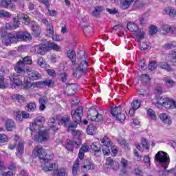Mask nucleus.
<instances>
[{
  "label": "nucleus",
  "mask_w": 176,
  "mask_h": 176,
  "mask_svg": "<svg viewBox=\"0 0 176 176\" xmlns=\"http://www.w3.org/2000/svg\"><path fill=\"white\" fill-rule=\"evenodd\" d=\"M67 57L72 61V68L73 69V76L76 79H79L81 76L87 75V69H89V63L86 60L76 62V54L75 51L69 50L67 52Z\"/></svg>",
  "instance_id": "f257e3e1"
},
{
  "label": "nucleus",
  "mask_w": 176,
  "mask_h": 176,
  "mask_svg": "<svg viewBox=\"0 0 176 176\" xmlns=\"http://www.w3.org/2000/svg\"><path fill=\"white\" fill-rule=\"evenodd\" d=\"M33 153L36 157L38 156L40 160H43L44 164L42 165V168L44 171H52V170H53L54 166L53 164V154L51 155L45 154L42 146L34 147Z\"/></svg>",
  "instance_id": "f03ea898"
},
{
  "label": "nucleus",
  "mask_w": 176,
  "mask_h": 176,
  "mask_svg": "<svg viewBox=\"0 0 176 176\" xmlns=\"http://www.w3.org/2000/svg\"><path fill=\"white\" fill-rule=\"evenodd\" d=\"M14 71L16 74H11L9 76L10 80L11 83L15 85V86H21L23 85L21 76L25 75V65L21 60H19L15 65Z\"/></svg>",
  "instance_id": "7ed1b4c3"
},
{
  "label": "nucleus",
  "mask_w": 176,
  "mask_h": 176,
  "mask_svg": "<svg viewBox=\"0 0 176 176\" xmlns=\"http://www.w3.org/2000/svg\"><path fill=\"white\" fill-rule=\"evenodd\" d=\"M155 163H159L162 167L167 170L170 163V157L167 153L164 151H158L155 155Z\"/></svg>",
  "instance_id": "20e7f679"
},
{
  "label": "nucleus",
  "mask_w": 176,
  "mask_h": 176,
  "mask_svg": "<svg viewBox=\"0 0 176 176\" xmlns=\"http://www.w3.org/2000/svg\"><path fill=\"white\" fill-rule=\"evenodd\" d=\"M126 28L131 32H135V39L137 42H140L144 39L145 33L144 32L138 31V26L135 23L129 21L127 23Z\"/></svg>",
  "instance_id": "39448f33"
},
{
  "label": "nucleus",
  "mask_w": 176,
  "mask_h": 176,
  "mask_svg": "<svg viewBox=\"0 0 176 176\" xmlns=\"http://www.w3.org/2000/svg\"><path fill=\"white\" fill-rule=\"evenodd\" d=\"M88 119H90L92 122H102L104 120V116L98 113V110L96 109V107H91L88 111Z\"/></svg>",
  "instance_id": "423d86ee"
},
{
  "label": "nucleus",
  "mask_w": 176,
  "mask_h": 176,
  "mask_svg": "<svg viewBox=\"0 0 176 176\" xmlns=\"http://www.w3.org/2000/svg\"><path fill=\"white\" fill-rule=\"evenodd\" d=\"M19 41L27 42V41H31V34L28 32H16L14 33V38L12 43H17Z\"/></svg>",
  "instance_id": "0eeeda50"
},
{
  "label": "nucleus",
  "mask_w": 176,
  "mask_h": 176,
  "mask_svg": "<svg viewBox=\"0 0 176 176\" xmlns=\"http://www.w3.org/2000/svg\"><path fill=\"white\" fill-rule=\"evenodd\" d=\"M0 35L2 38V42L6 46H9V45L13 43L14 33H8L5 28H1L0 30Z\"/></svg>",
  "instance_id": "6e6552de"
},
{
  "label": "nucleus",
  "mask_w": 176,
  "mask_h": 176,
  "mask_svg": "<svg viewBox=\"0 0 176 176\" xmlns=\"http://www.w3.org/2000/svg\"><path fill=\"white\" fill-rule=\"evenodd\" d=\"M100 141L103 145L102 146V151L103 155L106 156H109V153H111V146L112 145V142L111 139L108 138L107 135H105L104 138L100 139Z\"/></svg>",
  "instance_id": "1a4fd4ad"
},
{
  "label": "nucleus",
  "mask_w": 176,
  "mask_h": 176,
  "mask_svg": "<svg viewBox=\"0 0 176 176\" xmlns=\"http://www.w3.org/2000/svg\"><path fill=\"white\" fill-rule=\"evenodd\" d=\"M71 115L73 122L80 123L82 122V117L83 116V107H79L76 110H72Z\"/></svg>",
  "instance_id": "9d476101"
},
{
  "label": "nucleus",
  "mask_w": 176,
  "mask_h": 176,
  "mask_svg": "<svg viewBox=\"0 0 176 176\" xmlns=\"http://www.w3.org/2000/svg\"><path fill=\"white\" fill-rule=\"evenodd\" d=\"M110 112L112 116L116 118L117 120L120 122H123L126 119V116L122 113V107H112Z\"/></svg>",
  "instance_id": "9b49d317"
},
{
  "label": "nucleus",
  "mask_w": 176,
  "mask_h": 176,
  "mask_svg": "<svg viewBox=\"0 0 176 176\" xmlns=\"http://www.w3.org/2000/svg\"><path fill=\"white\" fill-rule=\"evenodd\" d=\"M43 123H45V118L38 116L34 119L32 126L30 127V130L32 131V133H34V131H36L37 129H41V127H43Z\"/></svg>",
  "instance_id": "f8f14e48"
},
{
  "label": "nucleus",
  "mask_w": 176,
  "mask_h": 176,
  "mask_svg": "<svg viewBox=\"0 0 176 176\" xmlns=\"http://www.w3.org/2000/svg\"><path fill=\"white\" fill-rule=\"evenodd\" d=\"M101 149H102V146L98 142H94L90 145V152L96 157L101 156L102 153Z\"/></svg>",
  "instance_id": "ddd939ff"
},
{
  "label": "nucleus",
  "mask_w": 176,
  "mask_h": 176,
  "mask_svg": "<svg viewBox=\"0 0 176 176\" xmlns=\"http://www.w3.org/2000/svg\"><path fill=\"white\" fill-rule=\"evenodd\" d=\"M82 144V141L78 140V142H74L71 140H68L67 142L66 149L69 152H74V147L76 145V148H80V145Z\"/></svg>",
  "instance_id": "4468645a"
},
{
  "label": "nucleus",
  "mask_w": 176,
  "mask_h": 176,
  "mask_svg": "<svg viewBox=\"0 0 176 176\" xmlns=\"http://www.w3.org/2000/svg\"><path fill=\"white\" fill-rule=\"evenodd\" d=\"M66 94L67 96H74L78 91V85L75 83L66 84Z\"/></svg>",
  "instance_id": "2eb2a0df"
},
{
  "label": "nucleus",
  "mask_w": 176,
  "mask_h": 176,
  "mask_svg": "<svg viewBox=\"0 0 176 176\" xmlns=\"http://www.w3.org/2000/svg\"><path fill=\"white\" fill-rule=\"evenodd\" d=\"M26 72L29 78H30L32 80H38V79H41L42 78V75H41L38 71L28 69Z\"/></svg>",
  "instance_id": "dca6fc26"
},
{
  "label": "nucleus",
  "mask_w": 176,
  "mask_h": 176,
  "mask_svg": "<svg viewBox=\"0 0 176 176\" xmlns=\"http://www.w3.org/2000/svg\"><path fill=\"white\" fill-rule=\"evenodd\" d=\"M34 51L37 54H43L45 52H48L49 47L47 42L45 44L42 43L34 46Z\"/></svg>",
  "instance_id": "f3484780"
},
{
  "label": "nucleus",
  "mask_w": 176,
  "mask_h": 176,
  "mask_svg": "<svg viewBox=\"0 0 176 176\" xmlns=\"http://www.w3.org/2000/svg\"><path fill=\"white\" fill-rule=\"evenodd\" d=\"M106 164L107 166H109L114 171L119 170V162L113 160L111 157H107L106 159Z\"/></svg>",
  "instance_id": "a211bd4d"
},
{
  "label": "nucleus",
  "mask_w": 176,
  "mask_h": 176,
  "mask_svg": "<svg viewBox=\"0 0 176 176\" xmlns=\"http://www.w3.org/2000/svg\"><path fill=\"white\" fill-rule=\"evenodd\" d=\"M49 138V131L47 130H42L38 131V142H43L47 141Z\"/></svg>",
  "instance_id": "6ab92c4d"
},
{
  "label": "nucleus",
  "mask_w": 176,
  "mask_h": 176,
  "mask_svg": "<svg viewBox=\"0 0 176 176\" xmlns=\"http://www.w3.org/2000/svg\"><path fill=\"white\" fill-rule=\"evenodd\" d=\"M5 126L7 131H13L16 129V122L12 119H7L5 122Z\"/></svg>",
  "instance_id": "aec40b11"
},
{
  "label": "nucleus",
  "mask_w": 176,
  "mask_h": 176,
  "mask_svg": "<svg viewBox=\"0 0 176 176\" xmlns=\"http://www.w3.org/2000/svg\"><path fill=\"white\" fill-rule=\"evenodd\" d=\"M82 170L84 171H89V170H94V164L87 160H84Z\"/></svg>",
  "instance_id": "412c9836"
},
{
  "label": "nucleus",
  "mask_w": 176,
  "mask_h": 176,
  "mask_svg": "<svg viewBox=\"0 0 176 176\" xmlns=\"http://www.w3.org/2000/svg\"><path fill=\"white\" fill-rule=\"evenodd\" d=\"M82 30L87 38L91 36L94 34V29L90 25H83L82 26Z\"/></svg>",
  "instance_id": "4be33fe9"
},
{
  "label": "nucleus",
  "mask_w": 176,
  "mask_h": 176,
  "mask_svg": "<svg viewBox=\"0 0 176 176\" xmlns=\"http://www.w3.org/2000/svg\"><path fill=\"white\" fill-rule=\"evenodd\" d=\"M1 8H6L7 9H14V4L12 0H1L0 2Z\"/></svg>",
  "instance_id": "5701e85b"
},
{
  "label": "nucleus",
  "mask_w": 176,
  "mask_h": 176,
  "mask_svg": "<svg viewBox=\"0 0 176 176\" xmlns=\"http://www.w3.org/2000/svg\"><path fill=\"white\" fill-rule=\"evenodd\" d=\"M164 107L168 109H173V108H176V102L171 98H166L165 99Z\"/></svg>",
  "instance_id": "b1692460"
},
{
  "label": "nucleus",
  "mask_w": 176,
  "mask_h": 176,
  "mask_svg": "<svg viewBox=\"0 0 176 176\" xmlns=\"http://www.w3.org/2000/svg\"><path fill=\"white\" fill-rule=\"evenodd\" d=\"M120 170L123 174H126L127 172V168H129V161L124 158H122L120 161Z\"/></svg>",
  "instance_id": "393cba45"
},
{
  "label": "nucleus",
  "mask_w": 176,
  "mask_h": 176,
  "mask_svg": "<svg viewBox=\"0 0 176 176\" xmlns=\"http://www.w3.org/2000/svg\"><path fill=\"white\" fill-rule=\"evenodd\" d=\"M38 87H42L43 86H47L48 87H53L54 86V81L52 80H47L44 81H39L36 83Z\"/></svg>",
  "instance_id": "a878e982"
},
{
  "label": "nucleus",
  "mask_w": 176,
  "mask_h": 176,
  "mask_svg": "<svg viewBox=\"0 0 176 176\" xmlns=\"http://www.w3.org/2000/svg\"><path fill=\"white\" fill-rule=\"evenodd\" d=\"M16 156L19 159L21 158V155L24 153V143L23 142H19L16 146Z\"/></svg>",
  "instance_id": "bb28decb"
},
{
  "label": "nucleus",
  "mask_w": 176,
  "mask_h": 176,
  "mask_svg": "<svg viewBox=\"0 0 176 176\" xmlns=\"http://www.w3.org/2000/svg\"><path fill=\"white\" fill-rule=\"evenodd\" d=\"M32 30L34 36H35L36 38L39 37V35H41V28H39L38 24L34 23L32 26Z\"/></svg>",
  "instance_id": "cd10ccee"
},
{
  "label": "nucleus",
  "mask_w": 176,
  "mask_h": 176,
  "mask_svg": "<svg viewBox=\"0 0 176 176\" xmlns=\"http://www.w3.org/2000/svg\"><path fill=\"white\" fill-rule=\"evenodd\" d=\"M160 119L166 124H171L172 123L171 118L166 113H161L160 115Z\"/></svg>",
  "instance_id": "c85d7f7f"
},
{
  "label": "nucleus",
  "mask_w": 176,
  "mask_h": 176,
  "mask_svg": "<svg viewBox=\"0 0 176 176\" xmlns=\"http://www.w3.org/2000/svg\"><path fill=\"white\" fill-rule=\"evenodd\" d=\"M53 176H67V172L64 168H54Z\"/></svg>",
  "instance_id": "c756f323"
},
{
  "label": "nucleus",
  "mask_w": 176,
  "mask_h": 176,
  "mask_svg": "<svg viewBox=\"0 0 176 176\" xmlns=\"http://www.w3.org/2000/svg\"><path fill=\"white\" fill-rule=\"evenodd\" d=\"M12 100L14 101H18L19 104H24L25 102V98L21 95L14 94L12 96Z\"/></svg>",
  "instance_id": "7c9ffc66"
},
{
  "label": "nucleus",
  "mask_w": 176,
  "mask_h": 176,
  "mask_svg": "<svg viewBox=\"0 0 176 176\" xmlns=\"http://www.w3.org/2000/svg\"><path fill=\"white\" fill-rule=\"evenodd\" d=\"M80 163V161L79 160V158H77L74 164H73L72 174L74 176L78 175V170L79 169Z\"/></svg>",
  "instance_id": "2f4dec72"
},
{
  "label": "nucleus",
  "mask_w": 176,
  "mask_h": 176,
  "mask_svg": "<svg viewBox=\"0 0 176 176\" xmlns=\"http://www.w3.org/2000/svg\"><path fill=\"white\" fill-rule=\"evenodd\" d=\"M47 45L48 50H56V52H60L61 50V47L54 43L48 41Z\"/></svg>",
  "instance_id": "473e14b6"
},
{
  "label": "nucleus",
  "mask_w": 176,
  "mask_h": 176,
  "mask_svg": "<svg viewBox=\"0 0 176 176\" xmlns=\"http://www.w3.org/2000/svg\"><path fill=\"white\" fill-rule=\"evenodd\" d=\"M164 14H168L170 17L176 16V10L173 8H168L164 10Z\"/></svg>",
  "instance_id": "72a5a7b5"
},
{
  "label": "nucleus",
  "mask_w": 176,
  "mask_h": 176,
  "mask_svg": "<svg viewBox=\"0 0 176 176\" xmlns=\"http://www.w3.org/2000/svg\"><path fill=\"white\" fill-rule=\"evenodd\" d=\"M25 109L28 112H35L36 110V104L35 102H30L26 105Z\"/></svg>",
  "instance_id": "f704fd0d"
},
{
  "label": "nucleus",
  "mask_w": 176,
  "mask_h": 176,
  "mask_svg": "<svg viewBox=\"0 0 176 176\" xmlns=\"http://www.w3.org/2000/svg\"><path fill=\"white\" fill-rule=\"evenodd\" d=\"M102 10H104V7L102 6H96L94 8V10H93L92 13L95 17H98L100 14H101Z\"/></svg>",
  "instance_id": "c9c22d12"
},
{
  "label": "nucleus",
  "mask_w": 176,
  "mask_h": 176,
  "mask_svg": "<svg viewBox=\"0 0 176 176\" xmlns=\"http://www.w3.org/2000/svg\"><path fill=\"white\" fill-rule=\"evenodd\" d=\"M69 120H71V118L69 117L68 116H64L61 117L60 120V124H63L65 127L68 126V124L69 123Z\"/></svg>",
  "instance_id": "e433bc0d"
},
{
  "label": "nucleus",
  "mask_w": 176,
  "mask_h": 176,
  "mask_svg": "<svg viewBox=\"0 0 176 176\" xmlns=\"http://www.w3.org/2000/svg\"><path fill=\"white\" fill-rule=\"evenodd\" d=\"M137 1L138 0H122L121 3L122 9H128L131 2H137Z\"/></svg>",
  "instance_id": "4c0bfd02"
},
{
  "label": "nucleus",
  "mask_w": 176,
  "mask_h": 176,
  "mask_svg": "<svg viewBox=\"0 0 176 176\" xmlns=\"http://www.w3.org/2000/svg\"><path fill=\"white\" fill-rule=\"evenodd\" d=\"M170 63H173V65H176V49L171 51L170 54Z\"/></svg>",
  "instance_id": "58836bf2"
},
{
  "label": "nucleus",
  "mask_w": 176,
  "mask_h": 176,
  "mask_svg": "<svg viewBox=\"0 0 176 176\" xmlns=\"http://www.w3.org/2000/svg\"><path fill=\"white\" fill-rule=\"evenodd\" d=\"M21 61L25 65H31V64H32V59H31V56H30L24 57L22 60H21Z\"/></svg>",
  "instance_id": "ea45409f"
},
{
  "label": "nucleus",
  "mask_w": 176,
  "mask_h": 176,
  "mask_svg": "<svg viewBox=\"0 0 176 176\" xmlns=\"http://www.w3.org/2000/svg\"><path fill=\"white\" fill-rule=\"evenodd\" d=\"M19 27H20L19 23H8L6 24V30H16V28H19Z\"/></svg>",
  "instance_id": "a19ab883"
},
{
  "label": "nucleus",
  "mask_w": 176,
  "mask_h": 176,
  "mask_svg": "<svg viewBox=\"0 0 176 176\" xmlns=\"http://www.w3.org/2000/svg\"><path fill=\"white\" fill-rule=\"evenodd\" d=\"M164 81L166 83V86H168V87H173L175 83L174 80L171 79L170 77L165 78Z\"/></svg>",
  "instance_id": "79ce46f5"
},
{
  "label": "nucleus",
  "mask_w": 176,
  "mask_h": 176,
  "mask_svg": "<svg viewBox=\"0 0 176 176\" xmlns=\"http://www.w3.org/2000/svg\"><path fill=\"white\" fill-rule=\"evenodd\" d=\"M56 124V120L54 118H50L48 120V126L50 127V129H52V130H54L55 131L58 130L56 126H54Z\"/></svg>",
  "instance_id": "37998d69"
},
{
  "label": "nucleus",
  "mask_w": 176,
  "mask_h": 176,
  "mask_svg": "<svg viewBox=\"0 0 176 176\" xmlns=\"http://www.w3.org/2000/svg\"><path fill=\"white\" fill-rule=\"evenodd\" d=\"M96 130H97V128H96V126L89 125L87 129V134H89V135H93V134H95Z\"/></svg>",
  "instance_id": "c03bdc74"
},
{
  "label": "nucleus",
  "mask_w": 176,
  "mask_h": 176,
  "mask_svg": "<svg viewBox=\"0 0 176 176\" xmlns=\"http://www.w3.org/2000/svg\"><path fill=\"white\" fill-rule=\"evenodd\" d=\"M160 67L162 68V69H166V71L170 72L173 71V68L166 63L162 62L160 63Z\"/></svg>",
  "instance_id": "a18cd8bd"
},
{
  "label": "nucleus",
  "mask_w": 176,
  "mask_h": 176,
  "mask_svg": "<svg viewBox=\"0 0 176 176\" xmlns=\"http://www.w3.org/2000/svg\"><path fill=\"white\" fill-rule=\"evenodd\" d=\"M139 21L140 25H145L148 23V18L145 15L139 16Z\"/></svg>",
  "instance_id": "49530a36"
},
{
  "label": "nucleus",
  "mask_w": 176,
  "mask_h": 176,
  "mask_svg": "<svg viewBox=\"0 0 176 176\" xmlns=\"http://www.w3.org/2000/svg\"><path fill=\"white\" fill-rule=\"evenodd\" d=\"M165 101L166 99L160 98V99H157L155 106H157V108H162V107H164Z\"/></svg>",
  "instance_id": "de8ad7c7"
},
{
  "label": "nucleus",
  "mask_w": 176,
  "mask_h": 176,
  "mask_svg": "<svg viewBox=\"0 0 176 176\" xmlns=\"http://www.w3.org/2000/svg\"><path fill=\"white\" fill-rule=\"evenodd\" d=\"M148 31L150 35H155V34H157V28L155 25H151L148 28Z\"/></svg>",
  "instance_id": "09e8293b"
},
{
  "label": "nucleus",
  "mask_w": 176,
  "mask_h": 176,
  "mask_svg": "<svg viewBox=\"0 0 176 176\" xmlns=\"http://www.w3.org/2000/svg\"><path fill=\"white\" fill-rule=\"evenodd\" d=\"M131 107L133 109H138L141 107V102L138 100H133L131 103Z\"/></svg>",
  "instance_id": "8fccbe9b"
},
{
  "label": "nucleus",
  "mask_w": 176,
  "mask_h": 176,
  "mask_svg": "<svg viewBox=\"0 0 176 176\" xmlns=\"http://www.w3.org/2000/svg\"><path fill=\"white\" fill-rule=\"evenodd\" d=\"M140 80L143 82L144 83H148L149 80H151V78H149V76L148 74H142L140 76Z\"/></svg>",
  "instance_id": "3c124183"
},
{
  "label": "nucleus",
  "mask_w": 176,
  "mask_h": 176,
  "mask_svg": "<svg viewBox=\"0 0 176 176\" xmlns=\"http://www.w3.org/2000/svg\"><path fill=\"white\" fill-rule=\"evenodd\" d=\"M148 68L151 71H153L156 69V68H157V63H156V61H151L149 63Z\"/></svg>",
  "instance_id": "603ef678"
},
{
  "label": "nucleus",
  "mask_w": 176,
  "mask_h": 176,
  "mask_svg": "<svg viewBox=\"0 0 176 176\" xmlns=\"http://www.w3.org/2000/svg\"><path fill=\"white\" fill-rule=\"evenodd\" d=\"M80 122H76L73 121V122H69V124H67V129H69L71 130L74 129H76V127H78V124H79Z\"/></svg>",
  "instance_id": "864d4df0"
},
{
  "label": "nucleus",
  "mask_w": 176,
  "mask_h": 176,
  "mask_svg": "<svg viewBox=\"0 0 176 176\" xmlns=\"http://www.w3.org/2000/svg\"><path fill=\"white\" fill-rule=\"evenodd\" d=\"M37 64L41 68H45V67H46V63L45 62V60H43V57L38 58V59L37 60Z\"/></svg>",
  "instance_id": "5fc2aeb1"
},
{
  "label": "nucleus",
  "mask_w": 176,
  "mask_h": 176,
  "mask_svg": "<svg viewBox=\"0 0 176 176\" xmlns=\"http://www.w3.org/2000/svg\"><path fill=\"white\" fill-rule=\"evenodd\" d=\"M142 148H144L145 149H149V142H148V140L145 138H142L141 140Z\"/></svg>",
  "instance_id": "6e6d98bb"
},
{
  "label": "nucleus",
  "mask_w": 176,
  "mask_h": 176,
  "mask_svg": "<svg viewBox=\"0 0 176 176\" xmlns=\"http://www.w3.org/2000/svg\"><path fill=\"white\" fill-rule=\"evenodd\" d=\"M22 19L23 20V24L25 25H29L30 21V16H28L27 14H22Z\"/></svg>",
  "instance_id": "4d7b16f0"
},
{
  "label": "nucleus",
  "mask_w": 176,
  "mask_h": 176,
  "mask_svg": "<svg viewBox=\"0 0 176 176\" xmlns=\"http://www.w3.org/2000/svg\"><path fill=\"white\" fill-rule=\"evenodd\" d=\"M147 115H148L153 120L156 119V114L155 113V111L152 109H149L147 111Z\"/></svg>",
  "instance_id": "13d9d810"
},
{
  "label": "nucleus",
  "mask_w": 176,
  "mask_h": 176,
  "mask_svg": "<svg viewBox=\"0 0 176 176\" xmlns=\"http://www.w3.org/2000/svg\"><path fill=\"white\" fill-rule=\"evenodd\" d=\"M12 15L7 11L0 10V17H10Z\"/></svg>",
  "instance_id": "bf43d9fd"
},
{
  "label": "nucleus",
  "mask_w": 176,
  "mask_h": 176,
  "mask_svg": "<svg viewBox=\"0 0 176 176\" xmlns=\"http://www.w3.org/2000/svg\"><path fill=\"white\" fill-rule=\"evenodd\" d=\"M32 86V82H31V79L29 78V80H25L24 82V87L25 89H30Z\"/></svg>",
  "instance_id": "052dcab7"
},
{
  "label": "nucleus",
  "mask_w": 176,
  "mask_h": 176,
  "mask_svg": "<svg viewBox=\"0 0 176 176\" xmlns=\"http://www.w3.org/2000/svg\"><path fill=\"white\" fill-rule=\"evenodd\" d=\"M8 136L6 135L0 134V144H3L5 142H8Z\"/></svg>",
  "instance_id": "680f3d73"
},
{
  "label": "nucleus",
  "mask_w": 176,
  "mask_h": 176,
  "mask_svg": "<svg viewBox=\"0 0 176 176\" xmlns=\"http://www.w3.org/2000/svg\"><path fill=\"white\" fill-rule=\"evenodd\" d=\"M5 77L3 76V75L0 74V89H3V87H5Z\"/></svg>",
  "instance_id": "e2e57ef3"
},
{
  "label": "nucleus",
  "mask_w": 176,
  "mask_h": 176,
  "mask_svg": "<svg viewBox=\"0 0 176 176\" xmlns=\"http://www.w3.org/2000/svg\"><path fill=\"white\" fill-rule=\"evenodd\" d=\"M149 44L146 43H142L140 45V50H146L149 47Z\"/></svg>",
  "instance_id": "0e129e2a"
},
{
  "label": "nucleus",
  "mask_w": 176,
  "mask_h": 176,
  "mask_svg": "<svg viewBox=\"0 0 176 176\" xmlns=\"http://www.w3.org/2000/svg\"><path fill=\"white\" fill-rule=\"evenodd\" d=\"M174 47H175V45L173 43H167L164 45V48L166 49V50L174 49Z\"/></svg>",
  "instance_id": "69168bd1"
},
{
  "label": "nucleus",
  "mask_w": 176,
  "mask_h": 176,
  "mask_svg": "<svg viewBox=\"0 0 176 176\" xmlns=\"http://www.w3.org/2000/svg\"><path fill=\"white\" fill-rule=\"evenodd\" d=\"M171 28L172 27L168 26V25H164L162 28L163 31H165V32H171Z\"/></svg>",
  "instance_id": "338daca9"
},
{
  "label": "nucleus",
  "mask_w": 176,
  "mask_h": 176,
  "mask_svg": "<svg viewBox=\"0 0 176 176\" xmlns=\"http://www.w3.org/2000/svg\"><path fill=\"white\" fill-rule=\"evenodd\" d=\"M13 175H14V173H13V171L12 170L4 172L1 174V176H13Z\"/></svg>",
  "instance_id": "774afa93"
}]
</instances>
